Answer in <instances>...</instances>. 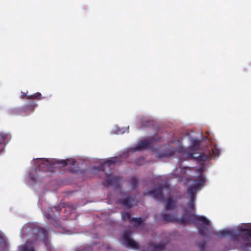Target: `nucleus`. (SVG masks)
I'll return each instance as SVG.
<instances>
[{
  "label": "nucleus",
  "mask_w": 251,
  "mask_h": 251,
  "mask_svg": "<svg viewBox=\"0 0 251 251\" xmlns=\"http://www.w3.org/2000/svg\"><path fill=\"white\" fill-rule=\"evenodd\" d=\"M122 217L124 220H128L129 223L130 220L132 219V218H131L130 213L127 212H125L123 213L122 215Z\"/></svg>",
  "instance_id": "nucleus-20"
},
{
  "label": "nucleus",
  "mask_w": 251,
  "mask_h": 251,
  "mask_svg": "<svg viewBox=\"0 0 251 251\" xmlns=\"http://www.w3.org/2000/svg\"><path fill=\"white\" fill-rule=\"evenodd\" d=\"M176 222L181 225L200 224L199 230L201 235H251V223H242L217 232L214 230L209 220L203 216L192 215L189 217L177 219Z\"/></svg>",
  "instance_id": "nucleus-1"
},
{
  "label": "nucleus",
  "mask_w": 251,
  "mask_h": 251,
  "mask_svg": "<svg viewBox=\"0 0 251 251\" xmlns=\"http://www.w3.org/2000/svg\"><path fill=\"white\" fill-rule=\"evenodd\" d=\"M146 218H132L130 221V224L135 227H138L143 225L146 221Z\"/></svg>",
  "instance_id": "nucleus-12"
},
{
  "label": "nucleus",
  "mask_w": 251,
  "mask_h": 251,
  "mask_svg": "<svg viewBox=\"0 0 251 251\" xmlns=\"http://www.w3.org/2000/svg\"><path fill=\"white\" fill-rule=\"evenodd\" d=\"M71 163H72V165H74L75 164V161H73Z\"/></svg>",
  "instance_id": "nucleus-23"
},
{
  "label": "nucleus",
  "mask_w": 251,
  "mask_h": 251,
  "mask_svg": "<svg viewBox=\"0 0 251 251\" xmlns=\"http://www.w3.org/2000/svg\"><path fill=\"white\" fill-rule=\"evenodd\" d=\"M23 251H26L25 250H24Z\"/></svg>",
  "instance_id": "nucleus-28"
},
{
  "label": "nucleus",
  "mask_w": 251,
  "mask_h": 251,
  "mask_svg": "<svg viewBox=\"0 0 251 251\" xmlns=\"http://www.w3.org/2000/svg\"><path fill=\"white\" fill-rule=\"evenodd\" d=\"M26 97V99L28 100H40L42 99L43 98L42 97V95L39 92H37L31 95L26 96L25 93H23L22 98H24Z\"/></svg>",
  "instance_id": "nucleus-15"
},
{
  "label": "nucleus",
  "mask_w": 251,
  "mask_h": 251,
  "mask_svg": "<svg viewBox=\"0 0 251 251\" xmlns=\"http://www.w3.org/2000/svg\"><path fill=\"white\" fill-rule=\"evenodd\" d=\"M154 124L153 120L144 121L142 120L141 123L142 127H150L152 126Z\"/></svg>",
  "instance_id": "nucleus-19"
},
{
  "label": "nucleus",
  "mask_w": 251,
  "mask_h": 251,
  "mask_svg": "<svg viewBox=\"0 0 251 251\" xmlns=\"http://www.w3.org/2000/svg\"><path fill=\"white\" fill-rule=\"evenodd\" d=\"M64 233H66V234H71L70 233H69L68 231H66Z\"/></svg>",
  "instance_id": "nucleus-25"
},
{
  "label": "nucleus",
  "mask_w": 251,
  "mask_h": 251,
  "mask_svg": "<svg viewBox=\"0 0 251 251\" xmlns=\"http://www.w3.org/2000/svg\"><path fill=\"white\" fill-rule=\"evenodd\" d=\"M36 163L38 165L36 168V172H52L54 169V165L50 161L46 158H38Z\"/></svg>",
  "instance_id": "nucleus-4"
},
{
  "label": "nucleus",
  "mask_w": 251,
  "mask_h": 251,
  "mask_svg": "<svg viewBox=\"0 0 251 251\" xmlns=\"http://www.w3.org/2000/svg\"><path fill=\"white\" fill-rule=\"evenodd\" d=\"M176 152V149L174 148H171L169 151H166L165 152L158 154L160 157H171L175 154Z\"/></svg>",
  "instance_id": "nucleus-17"
},
{
  "label": "nucleus",
  "mask_w": 251,
  "mask_h": 251,
  "mask_svg": "<svg viewBox=\"0 0 251 251\" xmlns=\"http://www.w3.org/2000/svg\"><path fill=\"white\" fill-rule=\"evenodd\" d=\"M67 207L69 208H70V206H69V205H68Z\"/></svg>",
  "instance_id": "nucleus-27"
},
{
  "label": "nucleus",
  "mask_w": 251,
  "mask_h": 251,
  "mask_svg": "<svg viewBox=\"0 0 251 251\" xmlns=\"http://www.w3.org/2000/svg\"><path fill=\"white\" fill-rule=\"evenodd\" d=\"M162 218V221L165 223H176L177 218L175 216L170 214H164L163 212L161 213Z\"/></svg>",
  "instance_id": "nucleus-10"
},
{
  "label": "nucleus",
  "mask_w": 251,
  "mask_h": 251,
  "mask_svg": "<svg viewBox=\"0 0 251 251\" xmlns=\"http://www.w3.org/2000/svg\"><path fill=\"white\" fill-rule=\"evenodd\" d=\"M117 158H111L109 159L106 160L98 169L100 171H104V168L105 166H110V165L115 164L117 162Z\"/></svg>",
  "instance_id": "nucleus-14"
},
{
  "label": "nucleus",
  "mask_w": 251,
  "mask_h": 251,
  "mask_svg": "<svg viewBox=\"0 0 251 251\" xmlns=\"http://www.w3.org/2000/svg\"><path fill=\"white\" fill-rule=\"evenodd\" d=\"M123 235L126 236V235H129V234H128V233L125 232Z\"/></svg>",
  "instance_id": "nucleus-24"
},
{
  "label": "nucleus",
  "mask_w": 251,
  "mask_h": 251,
  "mask_svg": "<svg viewBox=\"0 0 251 251\" xmlns=\"http://www.w3.org/2000/svg\"><path fill=\"white\" fill-rule=\"evenodd\" d=\"M204 171L203 167H201L196 170V172L199 173L200 174H201Z\"/></svg>",
  "instance_id": "nucleus-22"
},
{
  "label": "nucleus",
  "mask_w": 251,
  "mask_h": 251,
  "mask_svg": "<svg viewBox=\"0 0 251 251\" xmlns=\"http://www.w3.org/2000/svg\"><path fill=\"white\" fill-rule=\"evenodd\" d=\"M23 234L26 235H48L46 229L40 226L30 225L25 226L23 228Z\"/></svg>",
  "instance_id": "nucleus-3"
},
{
  "label": "nucleus",
  "mask_w": 251,
  "mask_h": 251,
  "mask_svg": "<svg viewBox=\"0 0 251 251\" xmlns=\"http://www.w3.org/2000/svg\"><path fill=\"white\" fill-rule=\"evenodd\" d=\"M194 182H196V184L190 186L187 189V193L190 197L188 204L192 210H194L195 209V202L197 192L204 184L205 179L203 176H200Z\"/></svg>",
  "instance_id": "nucleus-2"
},
{
  "label": "nucleus",
  "mask_w": 251,
  "mask_h": 251,
  "mask_svg": "<svg viewBox=\"0 0 251 251\" xmlns=\"http://www.w3.org/2000/svg\"><path fill=\"white\" fill-rule=\"evenodd\" d=\"M106 176V179L102 182V184L105 187H109L110 186H117L119 184L120 177L118 176H114L111 174H108L105 173Z\"/></svg>",
  "instance_id": "nucleus-5"
},
{
  "label": "nucleus",
  "mask_w": 251,
  "mask_h": 251,
  "mask_svg": "<svg viewBox=\"0 0 251 251\" xmlns=\"http://www.w3.org/2000/svg\"><path fill=\"white\" fill-rule=\"evenodd\" d=\"M144 195H151L155 199L163 201L164 200L163 188L161 186L150 191H148L144 193Z\"/></svg>",
  "instance_id": "nucleus-6"
},
{
  "label": "nucleus",
  "mask_w": 251,
  "mask_h": 251,
  "mask_svg": "<svg viewBox=\"0 0 251 251\" xmlns=\"http://www.w3.org/2000/svg\"><path fill=\"white\" fill-rule=\"evenodd\" d=\"M159 140V139L154 140L153 139H151L150 140H143L140 142L138 145L135 147L133 150L134 151H140L143 150L148 148L151 142L154 141L157 142Z\"/></svg>",
  "instance_id": "nucleus-7"
},
{
  "label": "nucleus",
  "mask_w": 251,
  "mask_h": 251,
  "mask_svg": "<svg viewBox=\"0 0 251 251\" xmlns=\"http://www.w3.org/2000/svg\"><path fill=\"white\" fill-rule=\"evenodd\" d=\"M0 235H2V233L0 231Z\"/></svg>",
  "instance_id": "nucleus-26"
},
{
  "label": "nucleus",
  "mask_w": 251,
  "mask_h": 251,
  "mask_svg": "<svg viewBox=\"0 0 251 251\" xmlns=\"http://www.w3.org/2000/svg\"><path fill=\"white\" fill-rule=\"evenodd\" d=\"M37 104L34 101H30L26 104L23 105L21 108V111L23 112H31L34 110Z\"/></svg>",
  "instance_id": "nucleus-8"
},
{
  "label": "nucleus",
  "mask_w": 251,
  "mask_h": 251,
  "mask_svg": "<svg viewBox=\"0 0 251 251\" xmlns=\"http://www.w3.org/2000/svg\"><path fill=\"white\" fill-rule=\"evenodd\" d=\"M124 245L128 248L137 249L139 248V246L134 241L128 238V236H125L124 239Z\"/></svg>",
  "instance_id": "nucleus-11"
},
{
  "label": "nucleus",
  "mask_w": 251,
  "mask_h": 251,
  "mask_svg": "<svg viewBox=\"0 0 251 251\" xmlns=\"http://www.w3.org/2000/svg\"><path fill=\"white\" fill-rule=\"evenodd\" d=\"M70 160L69 159L67 160H62L61 161H58L57 162L58 164H61L63 166H66L68 164H69Z\"/></svg>",
  "instance_id": "nucleus-21"
},
{
  "label": "nucleus",
  "mask_w": 251,
  "mask_h": 251,
  "mask_svg": "<svg viewBox=\"0 0 251 251\" xmlns=\"http://www.w3.org/2000/svg\"><path fill=\"white\" fill-rule=\"evenodd\" d=\"M139 181L137 178L133 176L131 178L130 184L133 189L137 188L138 186Z\"/></svg>",
  "instance_id": "nucleus-18"
},
{
  "label": "nucleus",
  "mask_w": 251,
  "mask_h": 251,
  "mask_svg": "<svg viewBox=\"0 0 251 251\" xmlns=\"http://www.w3.org/2000/svg\"><path fill=\"white\" fill-rule=\"evenodd\" d=\"M134 198L128 197L120 201V202L128 208L131 207L133 204Z\"/></svg>",
  "instance_id": "nucleus-13"
},
{
  "label": "nucleus",
  "mask_w": 251,
  "mask_h": 251,
  "mask_svg": "<svg viewBox=\"0 0 251 251\" xmlns=\"http://www.w3.org/2000/svg\"><path fill=\"white\" fill-rule=\"evenodd\" d=\"M177 201L174 200L171 197H169L166 200L165 205V208L166 210H171L174 209L176 206Z\"/></svg>",
  "instance_id": "nucleus-9"
},
{
  "label": "nucleus",
  "mask_w": 251,
  "mask_h": 251,
  "mask_svg": "<svg viewBox=\"0 0 251 251\" xmlns=\"http://www.w3.org/2000/svg\"><path fill=\"white\" fill-rule=\"evenodd\" d=\"M190 157L191 158L196 159L197 160L199 161H204L206 159V156L204 153L198 154L197 153H191L190 154Z\"/></svg>",
  "instance_id": "nucleus-16"
}]
</instances>
